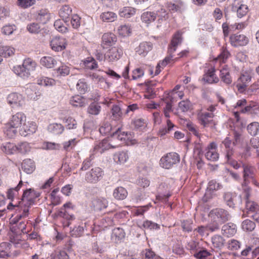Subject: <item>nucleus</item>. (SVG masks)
<instances>
[{"label":"nucleus","instance_id":"obj_31","mask_svg":"<svg viewBox=\"0 0 259 259\" xmlns=\"http://www.w3.org/2000/svg\"><path fill=\"white\" fill-rule=\"evenodd\" d=\"M220 77L223 82L227 84L232 82V78L230 74L229 68L225 66L220 70Z\"/></svg>","mask_w":259,"mask_h":259},{"label":"nucleus","instance_id":"obj_24","mask_svg":"<svg viewBox=\"0 0 259 259\" xmlns=\"http://www.w3.org/2000/svg\"><path fill=\"white\" fill-rule=\"evenodd\" d=\"M202 80L204 82L208 83L218 82L219 79L215 74L214 68L212 67L209 69L207 72L204 74Z\"/></svg>","mask_w":259,"mask_h":259},{"label":"nucleus","instance_id":"obj_62","mask_svg":"<svg viewBox=\"0 0 259 259\" xmlns=\"http://www.w3.org/2000/svg\"><path fill=\"white\" fill-rule=\"evenodd\" d=\"M230 54L229 52L226 49L223 48L221 53L218 56L217 60L220 62L224 63L230 56Z\"/></svg>","mask_w":259,"mask_h":259},{"label":"nucleus","instance_id":"obj_42","mask_svg":"<svg viewBox=\"0 0 259 259\" xmlns=\"http://www.w3.org/2000/svg\"><path fill=\"white\" fill-rule=\"evenodd\" d=\"M138 226L141 229H149L150 230H158L159 225L151 221L146 220L142 224H138Z\"/></svg>","mask_w":259,"mask_h":259},{"label":"nucleus","instance_id":"obj_53","mask_svg":"<svg viewBox=\"0 0 259 259\" xmlns=\"http://www.w3.org/2000/svg\"><path fill=\"white\" fill-rule=\"evenodd\" d=\"M131 27L128 24H124L120 26L118 28V34L123 37L128 36L131 33Z\"/></svg>","mask_w":259,"mask_h":259},{"label":"nucleus","instance_id":"obj_45","mask_svg":"<svg viewBox=\"0 0 259 259\" xmlns=\"http://www.w3.org/2000/svg\"><path fill=\"white\" fill-rule=\"evenodd\" d=\"M48 129L50 132L55 135H59L63 133L64 127L61 124L53 123L49 124Z\"/></svg>","mask_w":259,"mask_h":259},{"label":"nucleus","instance_id":"obj_5","mask_svg":"<svg viewBox=\"0 0 259 259\" xmlns=\"http://www.w3.org/2000/svg\"><path fill=\"white\" fill-rule=\"evenodd\" d=\"M36 64L31 58L24 60L22 65H16L13 67V72L18 76L23 79L28 78L32 71L35 70Z\"/></svg>","mask_w":259,"mask_h":259},{"label":"nucleus","instance_id":"obj_7","mask_svg":"<svg viewBox=\"0 0 259 259\" xmlns=\"http://www.w3.org/2000/svg\"><path fill=\"white\" fill-rule=\"evenodd\" d=\"M180 157L178 154L175 152H169L163 155L160 160V166L165 169H170L179 163Z\"/></svg>","mask_w":259,"mask_h":259},{"label":"nucleus","instance_id":"obj_26","mask_svg":"<svg viewBox=\"0 0 259 259\" xmlns=\"http://www.w3.org/2000/svg\"><path fill=\"white\" fill-rule=\"evenodd\" d=\"M127 194V190L121 186L116 187L113 191V197L118 200H122L125 199Z\"/></svg>","mask_w":259,"mask_h":259},{"label":"nucleus","instance_id":"obj_61","mask_svg":"<svg viewBox=\"0 0 259 259\" xmlns=\"http://www.w3.org/2000/svg\"><path fill=\"white\" fill-rule=\"evenodd\" d=\"M191 107L189 100H183L179 103V109L183 112H187Z\"/></svg>","mask_w":259,"mask_h":259},{"label":"nucleus","instance_id":"obj_22","mask_svg":"<svg viewBox=\"0 0 259 259\" xmlns=\"http://www.w3.org/2000/svg\"><path fill=\"white\" fill-rule=\"evenodd\" d=\"M92 204L94 210L100 211L107 208L108 201L105 198L96 197L93 199Z\"/></svg>","mask_w":259,"mask_h":259},{"label":"nucleus","instance_id":"obj_46","mask_svg":"<svg viewBox=\"0 0 259 259\" xmlns=\"http://www.w3.org/2000/svg\"><path fill=\"white\" fill-rule=\"evenodd\" d=\"M70 103L74 107H83L85 105V100L83 97L76 95L70 99Z\"/></svg>","mask_w":259,"mask_h":259},{"label":"nucleus","instance_id":"obj_49","mask_svg":"<svg viewBox=\"0 0 259 259\" xmlns=\"http://www.w3.org/2000/svg\"><path fill=\"white\" fill-rule=\"evenodd\" d=\"M101 110V107L98 103L93 102L89 106L88 113L91 115H97Z\"/></svg>","mask_w":259,"mask_h":259},{"label":"nucleus","instance_id":"obj_64","mask_svg":"<svg viewBox=\"0 0 259 259\" xmlns=\"http://www.w3.org/2000/svg\"><path fill=\"white\" fill-rule=\"evenodd\" d=\"M94 157L93 156V154H91L89 157L85 159L82 164L81 167L80 169L81 170H86L89 168H90L92 165V161L94 159Z\"/></svg>","mask_w":259,"mask_h":259},{"label":"nucleus","instance_id":"obj_13","mask_svg":"<svg viewBox=\"0 0 259 259\" xmlns=\"http://www.w3.org/2000/svg\"><path fill=\"white\" fill-rule=\"evenodd\" d=\"M230 42L233 47H242L248 44L249 38L244 34L236 33L230 36Z\"/></svg>","mask_w":259,"mask_h":259},{"label":"nucleus","instance_id":"obj_44","mask_svg":"<svg viewBox=\"0 0 259 259\" xmlns=\"http://www.w3.org/2000/svg\"><path fill=\"white\" fill-rule=\"evenodd\" d=\"M125 236L124 230L120 228H115L112 230V239L115 242L121 240Z\"/></svg>","mask_w":259,"mask_h":259},{"label":"nucleus","instance_id":"obj_15","mask_svg":"<svg viewBox=\"0 0 259 259\" xmlns=\"http://www.w3.org/2000/svg\"><path fill=\"white\" fill-rule=\"evenodd\" d=\"M75 206L70 202L65 203L61 208L58 212V215L67 220H73L75 219L74 215L69 212L70 210L74 209Z\"/></svg>","mask_w":259,"mask_h":259},{"label":"nucleus","instance_id":"obj_52","mask_svg":"<svg viewBox=\"0 0 259 259\" xmlns=\"http://www.w3.org/2000/svg\"><path fill=\"white\" fill-rule=\"evenodd\" d=\"M249 195L248 193H246V208L248 211L252 212H256L259 210V206L258 204L253 202L249 201L248 199Z\"/></svg>","mask_w":259,"mask_h":259},{"label":"nucleus","instance_id":"obj_3","mask_svg":"<svg viewBox=\"0 0 259 259\" xmlns=\"http://www.w3.org/2000/svg\"><path fill=\"white\" fill-rule=\"evenodd\" d=\"M26 116L23 112H19L13 115L9 122L4 127V133L9 138H14L17 134V128L19 129L26 120Z\"/></svg>","mask_w":259,"mask_h":259},{"label":"nucleus","instance_id":"obj_14","mask_svg":"<svg viewBox=\"0 0 259 259\" xmlns=\"http://www.w3.org/2000/svg\"><path fill=\"white\" fill-rule=\"evenodd\" d=\"M217 144L215 142H211L207 146L204 155L208 160L216 161L219 159V154L217 152Z\"/></svg>","mask_w":259,"mask_h":259},{"label":"nucleus","instance_id":"obj_36","mask_svg":"<svg viewBox=\"0 0 259 259\" xmlns=\"http://www.w3.org/2000/svg\"><path fill=\"white\" fill-rule=\"evenodd\" d=\"M72 13V9L68 5L63 6L60 9L59 14L65 23L69 21V16Z\"/></svg>","mask_w":259,"mask_h":259},{"label":"nucleus","instance_id":"obj_34","mask_svg":"<svg viewBox=\"0 0 259 259\" xmlns=\"http://www.w3.org/2000/svg\"><path fill=\"white\" fill-rule=\"evenodd\" d=\"M211 242L213 247L221 249L225 245V239L220 235H214L211 237Z\"/></svg>","mask_w":259,"mask_h":259},{"label":"nucleus","instance_id":"obj_35","mask_svg":"<svg viewBox=\"0 0 259 259\" xmlns=\"http://www.w3.org/2000/svg\"><path fill=\"white\" fill-rule=\"evenodd\" d=\"M130 135L127 132H121L120 128H118L115 132L112 133L111 139L112 140H118L121 141L128 140Z\"/></svg>","mask_w":259,"mask_h":259},{"label":"nucleus","instance_id":"obj_60","mask_svg":"<svg viewBox=\"0 0 259 259\" xmlns=\"http://www.w3.org/2000/svg\"><path fill=\"white\" fill-rule=\"evenodd\" d=\"M84 64L87 69H94L97 68L98 65L96 60L92 57L88 58L84 61Z\"/></svg>","mask_w":259,"mask_h":259},{"label":"nucleus","instance_id":"obj_58","mask_svg":"<svg viewBox=\"0 0 259 259\" xmlns=\"http://www.w3.org/2000/svg\"><path fill=\"white\" fill-rule=\"evenodd\" d=\"M64 22L63 19H58L54 22V26L55 29L59 32L65 33L67 31V27L64 25Z\"/></svg>","mask_w":259,"mask_h":259},{"label":"nucleus","instance_id":"obj_18","mask_svg":"<svg viewBox=\"0 0 259 259\" xmlns=\"http://www.w3.org/2000/svg\"><path fill=\"white\" fill-rule=\"evenodd\" d=\"M117 41L116 35L112 33H104L102 37L101 46L103 49L114 45Z\"/></svg>","mask_w":259,"mask_h":259},{"label":"nucleus","instance_id":"obj_12","mask_svg":"<svg viewBox=\"0 0 259 259\" xmlns=\"http://www.w3.org/2000/svg\"><path fill=\"white\" fill-rule=\"evenodd\" d=\"M37 130V125L35 122L27 120L19 129L20 135L23 137H26L33 134Z\"/></svg>","mask_w":259,"mask_h":259},{"label":"nucleus","instance_id":"obj_32","mask_svg":"<svg viewBox=\"0 0 259 259\" xmlns=\"http://www.w3.org/2000/svg\"><path fill=\"white\" fill-rule=\"evenodd\" d=\"M185 247L191 254L194 255L201 246L198 241L191 239L187 241Z\"/></svg>","mask_w":259,"mask_h":259},{"label":"nucleus","instance_id":"obj_20","mask_svg":"<svg viewBox=\"0 0 259 259\" xmlns=\"http://www.w3.org/2000/svg\"><path fill=\"white\" fill-rule=\"evenodd\" d=\"M50 45L52 50L59 52L66 48V41L63 37H55L51 40Z\"/></svg>","mask_w":259,"mask_h":259},{"label":"nucleus","instance_id":"obj_50","mask_svg":"<svg viewBox=\"0 0 259 259\" xmlns=\"http://www.w3.org/2000/svg\"><path fill=\"white\" fill-rule=\"evenodd\" d=\"M50 19V15L48 12L46 10H40L38 16L37 17V20L42 24L47 23Z\"/></svg>","mask_w":259,"mask_h":259},{"label":"nucleus","instance_id":"obj_9","mask_svg":"<svg viewBox=\"0 0 259 259\" xmlns=\"http://www.w3.org/2000/svg\"><path fill=\"white\" fill-rule=\"evenodd\" d=\"M104 175V171L101 168L95 167L85 173L84 180L88 183L95 184L100 181Z\"/></svg>","mask_w":259,"mask_h":259},{"label":"nucleus","instance_id":"obj_56","mask_svg":"<svg viewBox=\"0 0 259 259\" xmlns=\"http://www.w3.org/2000/svg\"><path fill=\"white\" fill-rule=\"evenodd\" d=\"M30 33L38 34L40 31V27L38 23L32 22L28 24L26 27Z\"/></svg>","mask_w":259,"mask_h":259},{"label":"nucleus","instance_id":"obj_1","mask_svg":"<svg viewBox=\"0 0 259 259\" xmlns=\"http://www.w3.org/2000/svg\"><path fill=\"white\" fill-rule=\"evenodd\" d=\"M39 195L40 193L33 189H27L23 192L21 201H19L18 204L16 203L15 205H13L12 202H10L7 208L8 209H12L14 207L24 206L22 213L18 217L19 218H26L29 214V207L34 203L35 199L38 198Z\"/></svg>","mask_w":259,"mask_h":259},{"label":"nucleus","instance_id":"obj_25","mask_svg":"<svg viewBox=\"0 0 259 259\" xmlns=\"http://www.w3.org/2000/svg\"><path fill=\"white\" fill-rule=\"evenodd\" d=\"M236 232V225L232 223H228L224 225L222 228V234L228 237L233 236Z\"/></svg>","mask_w":259,"mask_h":259},{"label":"nucleus","instance_id":"obj_55","mask_svg":"<svg viewBox=\"0 0 259 259\" xmlns=\"http://www.w3.org/2000/svg\"><path fill=\"white\" fill-rule=\"evenodd\" d=\"M59 191V189L58 188H55L52 191L50 195L52 202L54 205H58L61 202V197L57 195Z\"/></svg>","mask_w":259,"mask_h":259},{"label":"nucleus","instance_id":"obj_16","mask_svg":"<svg viewBox=\"0 0 259 259\" xmlns=\"http://www.w3.org/2000/svg\"><path fill=\"white\" fill-rule=\"evenodd\" d=\"M122 54V50L120 48L112 47L106 53V61L108 62L116 61L120 58Z\"/></svg>","mask_w":259,"mask_h":259},{"label":"nucleus","instance_id":"obj_6","mask_svg":"<svg viewBox=\"0 0 259 259\" xmlns=\"http://www.w3.org/2000/svg\"><path fill=\"white\" fill-rule=\"evenodd\" d=\"M207 111H199L197 113L198 119L204 127L208 126L210 123L213 122L212 118L214 116V112L216 110L215 106L210 105L206 108Z\"/></svg>","mask_w":259,"mask_h":259},{"label":"nucleus","instance_id":"obj_30","mask_svg":"<svg viewBox=\"0 0 259 259\" xmlns=\"http://www.w3.org/2000/svg\"><path fill=\"white\" fill-rule=\"evenodd\" d=\"M136 9L131 7H124L119 11V15L121 17L129 18L135 15Z\"/></svg>","mask_w":259,"mask_h":259},{"label":"nucleus","instance_id":"obj_19","mask_svg":"<svg viewBox=\"0 0 259 259\" xmlns=\"http://www.w3.org/2000/svg\"><path fill=\"white\" fill-rule=\"evenodd\" d=\"M7 101L9 104L15 106H21L24 102L23 96L18 93H12L7 97Z\"/></svg>","mask_w":259,"mask_h":259},{"label":"nucleus","instance_id":"obj_8","mask_svg":"<svg viewBox=\"0 0 259 259\" xmlns=\"http://www.w3.org/2000/svg\"><path fill=\"white\" fill-rule=\"evenodd\" d=\"M243 183L242 186L246 187L249 183H252L257 185V182L255 180V168L251 165L243 164Z\"/></svg>","mask_w":259,"mask_h":259},{"label":"nucleus","instance_id":"obj_39","mask_svg":"<svg viewBox=\"0 0 259 259\" xmlns=\"http://www.w3.org/2000/svg\"><path fill=\"white\" fill-rule=\"evenodd\" d=\"M255 227V223L249 219H245L241 223V228L245 232H251Z\"/></svg>","mask_w":259,"mask_h":259},{"label":"nucleus","instance_id":"obj_27","mask_svg":"<svg viewBox=\"0 0 259 259\" xmlns=\"http://www.w3.org/2000/svg\"><path fill=\"white\" fill-rule=\"evenodd\" d=\"M129 155L127 151H122L116 152L113 155L114 161L118 164H123L128 159Z\"/></svg>","mask_w":259,"mask_h":259},{"label":"nucleus","instance_id":"obj_54","mask_svg":"<svg viewBox=\"0 0 259 259\" xmlns=\"http://www.w3.org/2000/svg\"><path fill=\"white\" fill-rule=\"evenodd\" d=\"M14 53V49L9 46H4L0 48V55L4 57L12 56Z\"/></svg>","mask_w":259,"mask_h":259},{"label":"nucleus","instance_id":"obj_23","mask_svg":"<svg viewBox=\"0 0 259 259\" xmlns=\"http://www.w3.org/2000/svg\"><path fill=\"white\" fill-rule=\"evenodd\" d=\"M153 48L152 44L150 42L144 41L140 44L136 48V52L139 55L145 57Z\"/></svg>","mask_w":259,"mask_h":259},{"label":"nucleus","instance_id":"obj_59","mask_svg":"<svg viewBox=\"0 0 259 259\" xmlns=\"http://www.w3.org/2000/svg\"><path fill=\"white\" fill-rule=\"evenodd\" d=\"M133 125L137 130H142L146 125V121L143 118H137L133 120Z\"/></svg>","mask_w":259,"mask_h":259},{"label":"nucleus","instance_id":"obj_38","mask_svg":"<svg viewBox=\"0 0 259 259\" xmlns=\"http://www.w3.org/2000/svg\"><path fill=\"white\" fill-rule=\"evenodd\" d=\"M50 259H69V255L66 252L60 249L54 250L50 255Z\"/></svg>","mask_w":259,"mask_h":259},{"label":"nucleus","instance_id":"obj_29","mask_svg":"<svg viewBox=\"0 0 259 259\" xmlns=\"http://www.w3.org/2000/svg\"><path fill=\"white\" fill-rule=\"evenodd\" d=\"M22 168L26 173L31 174L35 168L34 161L30 159H26L22 163Z\"/></svg>","mask_w":259,"mask_h":259},{"label":"nucleus","instance_id":"obj_11","mask_svg":"<svg viewBox=\"0 0 259 259\" xmlns=\"http://www.w3.org/2000/svg\"><path fill=\"white\" fill-rule=\"evenodd\" d=\"M232 10L236 12L239 18L245 16L248 12L245 0H234L232 4Z\"/></svg>","mask_w":259,"mask_h":259},{"label":"nucleus","instance_id":"obj_57","mask_svg":"<svg viewBox=\"0 0 259 259\" xmlns=\"http://www.w3.org/2000/svg\"><path fill=\"white\" fill-rule=\"evenodd\" d=\"M248 133L252 136H255L259 131V123L253 122L250 123L247 127Z\"/></svg>","mask_w":259,"mask_h":259},{"label":"nucleus","instance_id":"obj_48","mask_svg":"<svg viewBox=\"0 0 259 259\" xmlns=\"http://www.w3.org/2000/svg\"><path fill=\"white\" fill-rule=\"evenodd\" d=\"M22 185V182L20 181L17 187L14 188L9 189L7 193V198L13 201L14 199L17 196L18 194V190L20 189Z\"/></svg>","mask_w":259,"mask_h":259},{"label":"nucleus","instance_id":"obj_10","mask_svg":"<svg viewBox=\"0 0 259 259\" xmlns=\"http://www.w3.org/2000/svg\"><path fill=\"white\" fill-rule=\"evenodd\" d=\"M223 188L221 183L218 182L215 180H212L208 183L206 192L203 197L204 201H207L209 199L212 198V193L214 191H218Z\"/></svg>","mask_w":259,"mask_h":259},{"label":"nucleus","instance_id":"obj_41","mask_svg":"<svg viewBox=\"0 0 259 259\" xmlns=\"http://www.w3.org/2000/svg\"><path fill=\"white\" fill-rule=\"evenodd\" d=\"M37 82L38 84L44 87H51L56 84L55 79L46 76H40L37 78Z\"/></svg>","mask_w":259,"mask_h":259},{"label":"nucleus","instance_id":"obj_43","mask_svg":"<svg viewBox=\"0 0 259 259\" xmlns=\"http://www.w3.org/2000/svg\"><path fill=\"white\" fill-rule=\"evenodd\" d=\"M100 18L103 22H111L116 20L117 15L114 12L108 11L101 13Z\"/></svg>","mask_w":259,"mask_h":259},{"label":"nucleus","instance_id":"obj_2","mask_svg":"<svg viewBox=\"0 0 259 259\" xmlns=\"http://www.w3.org/2000/svg\"><path fill=\"white\" fill-rule=\"evenodd\" d=\"M208 217L211 221L208 226L211 232L218 231L220 226L231 218L229 212L227 210L221 208L212 209L209 212Z\"/></svg>","mask_w":259,"mask_h":259},{"label":"nucleus","instance_id":"obj_47","mask_svg":"<svg viewBox=\"0 0 259 259\" xmlns=\"http://www.w3.org/2000/svg\"><path fill=\"white\" fill-rule=\"evenodd\" d=\"M17 148L18 149L17 152L22 154L29 153L31 149L30 144L27 142H23L19 143L18 145H17Z\"/></svg>","mask_w":259,"mask_h":259},{"label":"nucleus","instance_id":"obj_37","mask_svg":"<svg viewBox=\"0 0 259 259\" xmlns=\"http://www.w3.org/2000/svg\"><path fill=\"white\" fill-rule=\"evenodd\" d=\"M40 63L48 68H52L57 64V61L52 57L45 56L41 58Z\"/></svg>","mask_w":259,"mask_h":259},{"label":"nucleus","instance_id":"obj_17","mask_svg":"<svg viewBox=\"0 0 259 259\" xmlns=\"http://www.w3.org/2000/svg\"><path fill=\"white\" fill-rule=\"evenodd\" d=\"M117 145H113L111 142H109V139H105L100 142L95 144L94 151L96 153H102L104 151L109 149L111 148H115Z\"/></svg>","mask_w":259,"mask_h":259},{"label":"nucleus","instance_id":"obj_33","mask_svg":"<svg viewBox=\"0 0 259 259\" xmlns=\"http://www.w3.org/2000/svg\"><path fill=\"white\" fill-rule=\"evenodd\" d=\"M2 150L6 154H13L17 152V145L14 143L7 142L3 144Z\"/></svg>","mask_w":259,"mask_h":259},{"label":"nucleus","instance_id":"obj_63","mask_svg":"<svg viewBox=\"0 0 259 259\" xmlns=\"http://www.w3.org/2000/svg\"><path fill=\"white\" fill-rule=\"evenodd\" d=\"M112 117L115 120H119L121 116V112L120 108L117 105H114L112 107Z\"/></svg>","mask_w":259,"mask_h":259},{"label":"nucleus","instance_id":"obj_28","mask_svg":"<svg viewBox=\"0 0 259 259\" xmlns=\"http://www.w3.org/2000/svg\"><path fill=\"white\" fill-rule=\"evenodd\" d=\"M69 73V67L66 65L63 64L57 69L53 70V74L54 76L61 77L67 76Z\"/></svg>","mask_w":259,"mask_h":259},{"label":"nucleus","instance_id":"obj_40","mask_svg":"<svg viewBox=\"0 0 259 259\" xmlns=\"http://www.w3.org/2000/svg\"><path fill=\"white\" fill-rule=\"evenodd\" d=\"M156 18V13L153 12H145L141 15V17L142 22L147 24L154 22Z\"/></svg>","mask_w":259,"mask_h":259},{"label":"nucleus","instance_id":"obj_4","mask_svg":"<svg viewBox=\"0 0 259 259\" xmlns=\"http://www.w3.org/2000/svg\"><path fill=\"white\" fill-rule=\"evenodd\" d=\"M182 41V33L178 31L172 37L168 49V55L157 64L156 67L154 75H158L161 72V68H163L172 60V54L176 51L178 46L180 45Z\"/></svg>","mask_w":259,"mask_h":259},{"label":"nucleus","instance_id":"obj_21","mask_svg":"<svg viewBox=\"0 0 259 259\" xmlns=\"http://www.w3.org/2000/svg\"><path fill=\"white\" fill-rule=\"evenodd\" d=\"M224 199L226 204L231 208H234L237 203V198L241 201V198L237 196L235 193L226 192L224 194Z\"/></svg>","mask_w":259,"mask_h":259},{"label":"nucleus","instance_id":"obj_51","mask_svg":"<svg viewBox=\"0 0 259 259\" xmlns=\"http://www.w3.org/2000/svg\"><path fill=\"white\" fill-rule=\"evenodd\" d=\"M211 253L207 249L201 247L198 251L194 254V256L197 259H207Z\"/></svg>","mask_w":259,"mask_h":259}]
</instances>
